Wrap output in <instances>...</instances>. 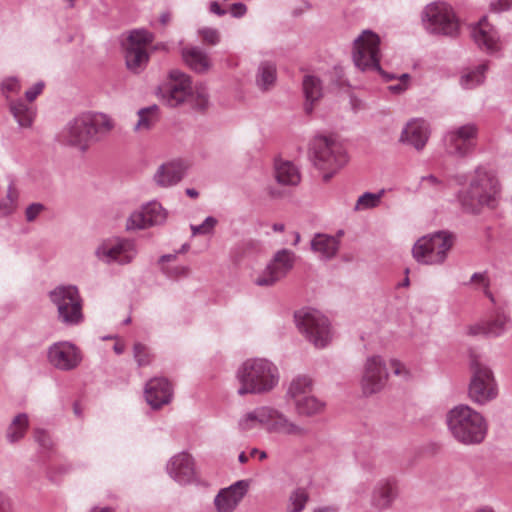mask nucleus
I'll return each instance as SVG.
<instances>
[{
	"mask_svg": "<svg viewBox=\"0 0 512 512\" xmlns=\"http://www.w3.org/2000/svg\"><path fill=\"white\" fill-rule=\"evenodd\" d=\"M114 128L112 119L104 113L86 112L70 120L59 135L62 144L82 152Z\"/></svg>",
	"mask_w": 512,
	"mask_h": 512,
	"instance_id": "1",
	"label": "nucleus"
},
{
	"mask_svg": "<svg viewBox=\"0 0 512 512\" xmlns=\"http://www.w3.org/2000/svg\"><path fill=\"white\" fill-rule=\"evenodd\" d=\"M500 195V185L495 172L480 166L475 169L469 186L458 193L462 209L471 214H479L484 207L494 208Z\"/></svg>",
	"mask_w": 512,
	"mask_h": 512,
	"instance_id": "2",
	"label": "nucleus"
},
{
	"mask_svg": "<svg viewBox=\"0 0 512 512\" xmlns=\"http://www.w3.org/2000/svg\"><path fill=\"white\" fill-rule=\"evenodd\" d=\"M236 379L239 383L238 395H263L274 390L279 383L280 374L272 361L266 358H250L238 367Z\"/></svg>",
	"mask_w": 512,
	"mask_h": 512,
	"instance_id": "3",
	"label": "nucleus"
},
{
	"mask_svg": "<svg viewBox=\"0 0 512 512\" xmlns=\"http://www.w3.org/2000/svg\"><path fill=\"white\" fill-rule=\"evenodd\" d=\"M446 425L451 436L466 446L481 444L488 433L486 418L467 404L451 408L446 414Z\"/></svg>",
	"mask_w": 512,
	"mask_h": 512,
	"instance_id": "4",
	"label": "nucleus"
},
{
	"mask_svg": "<svg viewBox=\"0 0 512 512\" xmlns=\"http://www.w3.org/2000/svg\"><path fill=\"white\" fill-rule=\"evenodd\" d=\"M309 156L315 167L328 171L323 176L324 181H328L348 162L343 145L333 138L321 135L310 142Z\"/></svg>",
	"mask_w": 512,
	"mask_h": 512,
	"instance_id": "5",
	"label": "nucleus"
},
{
	"mask_svg": "<svg viewBox=\"0 0 512 512\" xmlns=\"http://www.w3.org/2000/svg\"><path fill=\"white\" fill-rule=\"evenodd\" d=\"M453 244L452 233L438 231L419 238L412 248V254L418 263L439 265L445 262Z\"/></svg>",
	"mask_w": 512,
	"mask_h": 512,
	"instance_id": "6",
	"label": "nucleus"
},
{
	"mask_svg": "<svg viewBox=\"0 0 512 512\" xmlns=\"http://www.w3.org/2000/svg\"><path fill=\"white\" fill-rule=\"evenodd\" d=\"M470 371L468 398L481 406L495 400L498 396V385L491 368L478 357L473 356L470 361Z\"/></svg>",
	"mask_w": 512,
	"mask_h": 512,
	"instance_id": "7",
	"label": "nucleus"
},
{
	"mask_svg": "<svg viewBox=\"0 0 512 512\" xmlns=\"http://www.w3.org/2000/svg\"><path fill=\"white\" fill-rule=\"evenodd\" d=\"M379 36L371 30H364L354 40L353 61L361 71L379 72L386 81L397 79L396 75L381 69L379 57Z\"/></svg>",
	"mask_w": 512,
	"mask_h": 512,
	"instance_id": "8",
	"label": "nucleus"
},
{
	"mask_svg": "<svg viewBox=\"0 0 512 512\" xmlns=\"http://www.w3.org/2000/svg\"><path fill=\"white\" fill-rule=\"evenodd\" d=\"M421 21L429 34L454 37L459 32V22L454 9L443 1L426 5L421 13Z\"/></svg>",
	"mask_w": 512,
	"mask_h": 512,
	"instance_id": "9",
	"label": "nucleus"
},
{
	"mask_svg": "<svg viewBox=\"0 0 512 512\" xmlns=\"http://www.w3.org/2000/svg\"><path fill=\"white\" fill-rule=\"evenodd\" d=\"M299 331L316 348L322 349L332 340V330L329 320L318 310L302 309L294 315Z\"/></svg>",
	"mask_w": 512,
	"mask_h": 512,
	"instance_id": "10",
	"label": "nucleus"
},
{
	"mask_svg": "<svg viewBox=\"0 0 512 512\" xmlns=\"http://www.w3.org/2000/svg\"><path fill=\"white\" fill-rule=\"evenodd\" d=\"M51 302L56 306L58 319L65 325H78L83 321L82 298L73 285H60L49 292Z\"/></svg>",
	"mask_w": 512,
	"mask_h": 512,
	"instance_id": "11",
	"label": "nucleus"
},
{
	"mask_svg": "<svg viewBox=\"0 0 512 512\" xmlns=\"http://www.w3.org/2000/svg\"><path fill=\"white\" fill-rule=\"evenodd\" d=\"M138 254L136 243L132 239L109 237L102 240L95 248L97 260L106 265H128Z\"/></svg>",
	"mask_w": 512,
	"mask_h": 512,
	"instance_id": "12",
	"label": "nucleus"
},
{
	"mask_svg": "<svg viewBox=\"0 0 512 512\" xmlns=\"http://www.w3.org/2000/svg\"><path fill=\"white\" fill-rule=\"evenodd\" d=\"M478 133V126L474 123L451 127L442 138L446 153L459 158L469 155L476 148Z\"/></svg>",
	"mask_w": 512,
	"mask_h": 512,
	"instance_id": "13",
	"label": "nucleus"
},
{
	"mask_svg": "<svg viewBox=\"0 0 512 512\" xmlns=\"http://www.w3.org/2000/svg\"><path fill=\"white\" fill-rule=\"evenodd\" d=\"M295 259V253L291 250H278L266 267L255 277V285L260 287L274 286L293 269Z\"/></svg>",
	"mask_w": 512,
	"mask_h": 512,
	"instance_id": "14",
	"label": "nucleus"
},
{
	"mask_svg": "<svg viewBox=\"0 0 512 512\" xmlns=\"http://www.w3.org/2000/svg\"><path fill=\"white\" fill-rule=\"evenodd\" d=\"M81 350L70 341H59L47 349V360L55 369L68 372L76 369L82 362Z\"/></svg>",
	"mask_w": 512,
	"mask_h": 512,
	"instance_id": "15",
	"label": "nucleus"
},
{
	"mask_svg": "<svg viewBox=\"0 0 512 512\" xmlns=\"http://www.w3.org/2000/svg\"><path fill=\"white\" fill-rule=\"evenodd\" d=\"M191 77L179 69L169 72V82L160 88L163 102L169 107H177L188 100L191 94Z\"/></svg>",
	"mask_w": 512,
	"mask_h": 512,
	"instance_id": "16",
	"label": "nucleus"
},
{
	"mask_svg": "<svg viewBox=\"0 0 512 512\" xmlns=\"http://www.w3.org/2000/svg\"><path fill=\"white\" fill-rule=\"evenodd\" d=\"M387 377V368L383 359L380 356L368 357L361 378L363 394L369 396L380 392L386 384Z\"/></svg>",
	"mask_w": 512,
	"mask_h": 512,
	"instance_id": "17",
	"label": "nucleus"
},
{
	"mask_svg": "<svg viewBox=\"0 0 512 512\" xmlns=\"http://www.w3.org/2000/svg\"><path fill=\"white\" fill-rule=\"evenodd\" d=\"M167 219V212L162 205L152 201L143 205L138 211H134L127 219V230L146 229L151 226L161 225Z\"/></svg>",
	"mask_w": 512,
	"mask_h": 512,
	"instance_id": "18",
	"label": "nucleus"
},
{
	"mask_svg": "<svg viewBox=\"0 0 512 512\" xmlns=\"http://www.w3.org/2000/svg\"><path fill=\"white\" fill-rule=\"evenodd\" d=\"M249 482L239 480L229 487L222 488L214 498L217 512H234L244 496L247 494Z\"/></svg>",
	"mask_w": 512,
	"mask_h": 512,
	"instance_id": "19",
	"label": "nucleus"
},
{
	"mask_svg": "<svg viewBox=\"0 0 512 512\" xmlns=\"http://www.w3.org/2000/svg\"><path fill=\"white\" fill-rule=\"evenodd\" d=\"M166 470L169 476L180 485L191 484L196 479L194 459L186 452L171 457Z\"/></svg>",
	"mask_w": 512,
	"mask_h": 512,
	"instance_id": "20",
	"label": "nucleus"
},
{
	"mask_svg": "<svg viewBox=\"0 0 512 512\" xmlns=\"http://www.w3.org/2000/svg\"><path fill=\"white\" fill-rule=\"evenodd\" d=\"M471 36L477 46L489 54H494L501 50L499 34L494 26L487 21L486 17L480 19L472 27Z\"/></svg>",
	"mask_w": 512,
	"mask_h": 512,
	"instance_id": "21",
	"label": "nucleus"
},
{
	"mask_svg": "<svg viewBox=\"0 0 512 512\" xmlns=\"http://www.w3.org/2000/svg\"><path fill=\"white\" fill-rule=\"evenodd\" d=\"M430 133V125L425 119L413 118L404 126L400 141L421 151L426 146Z\"/></svg>",
	"mask_w": 512,
	"mask_h": 512,
	"instance_id": "22",
	"label": "nucleus"
},
{
	"mask_svg": "<svg viewBox=\"0 0 512 512\" xmlns=\"http://www.w3.org/2000/svg\"><path fill=\"white\" fill-rule=\"evenodd\" d=\"M268 422L266 430L270 433H278L287 436L302 437L307 434V429L292 421L284 413L268 406Z\"/></svg>",
	"mask_w": 512,
	"mask_h": 512,
	"instance_id": "23",
	"label": "nucleus"
},
{
	"mask_svg": "<svg viewBox=\"0 0 512 512\" xmlns=\"http://www.w3.org/2000/svg\"><path fill=\"white\" fill-rule=\"evenodd\" d=\"M144 394L147 403L153 409H158L171 401L172 388L167 379L155 377L147 382Z\"/></svg>",
	"mask_w": 512,
	"mask_h": 512,
	"instance_id": "24",
	"label": "nucleus"
},
{
	"mask_svg": "<svg viewBox=\"0 0 512 512\" xmlns=\"http://www.w3.org/2000/svg\"><path fill=\"white\" fill-rule=\"evenodd\" d=\"M185 175V166L180 160L161 164L153 175L155 184L162 188L177 185Z\"/></svg>",
	"mask_w": 512,
	"mask_h": 512,
	"instance_id": "25",
	"label": "nucleus"
},
{
	"mask_svg": "<svg viewBox=\"0 0 512 512\" xmlns=\"http://www.w3.org/2000/svg\"><path fill=\"white\" fill-rule=\"evenodd\" d=\"M183 62L194 72L206 73L212 67L208 53L199 46H186L181 49Z\"/></svg>",
	"mask_w": 512,
	"mask_h": 512,
	"instance_id": "26",
	"label": "nucleus"
},
{
	"mask_svg": "<svg viewBox=\"0 0 512 512\" xmlns=\"http://www.w3.org/2000/svg\"><path fill=\"white\" fill-rule=\"evenodd\" d=\"M311 250L318 255L320 260L329 261L336 257L340 249V241L338 237L316 233L311 242Z\"/></svg>",
	"mask_w": 512,
	"mask_h": 512,
	"instance_id": "27",
	"label": "nucleus"
},
{
	"mask_svg": "<svg viewBox=\"0 0 512 512\" xmlns=\"http://www.w3.org/2000/svg\"><path fill=\"white\" fill-rule=\"evenodd\" d=\"M397 495L396 480L392 477L380 479L374 486L371 503L377 508H387Z\"/></svg>",
	"mask_w": 512,
	"mask_h": 512,
	"instance_id": "28",
	"label": "nucleus"
},
{
	"mask_svg": "<svg viewBox=\"0 0 512 512\" xmlns=\"http://www.w3.org/2000/svg\"><path fill=\"white\" fill-rule=\"evenodd\" d=\"M274 170L275 179L281 185L296 186L301 181L300 172L291 161L276 159Z\"/></svg>",
	"mask_w": 512,
	"mask_h": 512,
	"instance_id": "29",
	"label": "nucleus"
},
{
	"mask_svg": "<svg viewBox=\"0 0 512 512\" xmlns=\"http://www.w3.org/2000/svg\"><path fill=\"white\" fill-rule=\"evenodd\" d=\"M9 111L20 127L29 128L32 126L36 115L33 105L26 103L22 99L10 100Z\"/></svg>",
	"mask_w": 512,
	"mask_h": 512,
	"instance_id": "30",
	"label": "nucleus"
},
{
	"mask_svg": "<svg viewBox=\"0 0 512 512\" xmlns=\"http://www.w3.org/2000/svg\"><path fill=\"white\" fill-rule=\"evenodd\" d=\"M276 80V64L271 61H262L258 66L255 76L257 87L262 91H268L275 85Z\"/></svg>",
	"mask_w": 512,
	"mask_h": 512,
	"instance_id": "31",
	"label": "nucleus"
},
{
	"mask_svg": "<svg viewBox=\"0 0 512 512\" xmlns=\"http://www.w3.org/2000/svg\"><path fill=\"white\" fill-rule=\"evenodd\" d=\"M268 406L257 407L254 410L244 414L239 420V427L243 431H249L258 426L266 429L268 422Z\"/></svg>",
	"mask_w": 512,
	"mask_h": 512,
	"instance_id": "32",
	"label": "nucleus"
},
{
	"mask_svg": "<svg viewBox=\"0 0 512 512\" xmlns=\"http://www.w3.org/2000/svg\"><path fill=\"white\" fill-rule=\"evenodd\" d=\"M303 92L305 95V111L311 113L313 104L322 97V85L319 78L306 75L303 79Z\"/></svg>",
	"mask_w": 512,
	"mask_h": 512,
	"instance_id": "33",
	"label": "nucleus"
},
{
	"mask_svg": "<svg viewBox=\"0 0 512 512\" xmlns=\"http://www.w3.org/2000/svg\"><path fill=\"white\" fill-rule=\"evenodd\" d=\"M295 410L300 416H312L321 413L325 403L314 396L312 393L292 401Z\"/></svg>",
	"mask_w": 512,
	"mask_h": 512,
	"instance_id": "34",
	"label": "nucleus"
},
{
	"mask_svg": "<svg viewBox=\"0 0 512 512\" xmlns=\"http://www.w3.org/2000/svg\"><path fill=\"white\" fill-rule=\"evenodd\" d=\"M125 60L127 68L135 73L140 72L149 61L146 48H125Z\"/></svg>",
	"mask_w": 512,
	"mask_h": 512,
	"instance_id": "35",
	"label": "nucleus"
},
{
	"mask_svg": "<svg viewBox=\"0 0 512 512\" xmlns=\"http://www.w3.org/2000/svg\"><path fill=\"white\" fill-rule=\"evenodd\" d=\"M29 427V418L26 413H20L14 417L7 428L6 438L9 443H16L21 440Z\"/></svg>",
	"mask_w": 512,
	"mask_h": 512,
	"instance_id": "36",
	"label": "nucleus"
},
{
	"mask_svg": "<svg viewBox=\"0 0 512 512\" xmlns=\"http://www.w3.org/2000/svg\"><path fill=\"white\" fill-rule=\"evenodd\" d=\"M313 383L311 378L307 376H298L294 378L287 390V397L292 402L303 396H308L312 393Z\"/></svg>",
	"mask_w": 512,
	"mask_h": 512,
	"instance_id": "37",
	"label": "nucleus"
},
{
	"mask_svg": "<svg viewBox=\"0 0 512 512\" xmlns=\"http://www.w3.org/2000/svg\"><path fill=\"white\" fill-rule=\"evenodd\" d=\"M488 70V62L479 64L474 69L464 72L460 78V84L464 89H473L481 85L485 80V73Z\"/></svg>",
	"mask_w": 512,
	"mask_h": 512,
	"instance_id": "38",
	"label": "nucleus"
},
{
	"mask_svg": "<svg viewBox=\"0 0 512 512\" xmlns=\"http://www.w3.org/2000/svg\"><path fill=\"white\" fill-rule=\"evenodd\" d=\"M485 335L499 337L510 327V320L504 313H497L492 319L485 321Z\"/></svg>",
	"mask_w": 512,
	"mask_h": 512,
	"instance_id": "39",
	"label": "nucleus"
},
{
	"mask_svg": "<svg viewBox=\"0 0 512 512\" xmlns=\"http://www.w3.org/2000/svg\"><path fill=\"white\" fill-rule=\"evenodd\" d=\"M157 106L142 108L138 111V121L134 126L135 131L150 130L157 120Z\"/></svg>",
	"mask_w": 512,
	"mask_h": 512,
	"instance_id": "40",
	"label": "nucleus"
},
{
	"mask_svg": "<svg viewBox=\"0 0 512 512\" xmlns=\"http://www.w3.org/2000/svg\"><path fill=\"white\" fill-rule=\"evenodd\" d=\"M19 198V192L11 182L8 186L6 197L0 200V218L11 215L16 207Z\"/></svg>",
	"mask_w": 512,
	"mask_h": 512,
	"instance_id": "41",
	"label": "nucleus"
},
{
	"mask_svg": "<svg viewBox=\"0 0 512 512\" xmlns=\"http://www.w3.org/2000/svg\"><path fill=\"white\" fill-rule=\"evenodd\" d=\"M187 101L190 102L195 109H206L209 104L207 87L204 84H197L194 88L191 87V94Z\"/></svg>",
	"mask_w": 512,
	"mask_h": 512,
	"instance_id": "42",
	"label": "nucleus"
},
{
	"mask_svg": "<svg viewBox=\"0 0 512 512\" xmlns=\"http://www.w3.org/2000/svg\"><path fill=\"white\" fill-rule=\"evenodd\" d=\"M308 499L309 495L305 488L294 489L290 493L286 512H301L305 508Z\"/></svg>",
	"mask_w": 512,
	"mask_h": 512,
	"instance_id": "43",
	"label": "nucleus"
},
{
	"mask_svg": "<svg viewBox=\"0 0 512 512\" xmlns=\"http://www.w3.org/2000/svg\"><path fill=\"white\" fill-rule=\"evenodd\" d=\"M384 190L378 193L365 192L357 199L354 211H364L379 206Z\"/></svg>",
	"mask_w": 512,
	"mask_h": 512,
	"instance_id": "44",
	"label": "nucleus"
},
{
	"mask_svg": "<svg viewBox=\"0 0 512 512\" xmlns=\"http://www.w3.org/2000/svg\"><path fill=\"white\" fill-rule=\"evenodd\" d=\"M153 41V35L147 30L141 29V30H133L128 38L126 47L131 48H146L148 44H150Z\"/></svg>",
	"mask_w": 512,
	"mask_h": 512,
	"instance_id": "45",
	"label": "nucleus"
},
{
	"mask_svg": "<svg viewBox=\"0 0 512 512\" xmlns=\"http://www.w3.org/2000/svg\"><path fill=\"white\" fill-rule=\"evenodd\" d=\"M1 90L6 99H9L11 94L20 92L21 85L16 77H7L1 83Z\"/></svg>",
	"mask_w": 512,
	"mask_h": 512,
	"instance_id": "46",
	"label": "nucleus"
},
{
	"mask_svg": "<svg viewBox=\"0 0 512 512\" xmlns=\"http://www.w3.org/2000/svg\"><path fill=\"white\" fill-rule=\"evenodd\" d=\"M134 359L136 360L138 366H146L151 362V355L148 351V348L141 344L136 343L133 347Z\"/></svg>",
	"mask_w": 512,
	"mask_h": 512,
	"instance_id": "47",
	"label": "nucleus"
},
{
	"mask_svg": "<svg viewBox=\"0 0 512 512\" xmlns=\"http://www.w3.org/2000/svg\"><path fill=\"white\" fill-rule=\"evenodd\" d=\"M257 249V243L253 240H245L241 242L235 249L234 257L236 260H240L250 252Z\"/></svg>",
	"mask_w": 512,
	"mask_h": 512,
	"instance_id": "48",
	"label": "nucleus"
},
{
	"mask_svg": "<svg viewBox=\"0 0 512 512\" xmlns=\"http://www.w3.org/2000/svg\"><path fill=\"white\" fill-rule=\"evenodd\" d=\"M470 282L479 285L483 288L484 294L493 300L492 294L489 291V279L485 272H476L471 276Z\"/></svg>",
	"mask_w": 512,
	"mask_h": 512,
	"instance_id": "49",
	"label": "nucleus"
},
{
	"mask_svg": "<svg viewBox=\"0 0 512 512\" xmlns=\"http://www.w3.org/2000/svg\"><path fill=\"white\" fill-rule=\"evenodd\" d=\"M410 75L408 73L401 74L397 80L398 82L396 84H392L388 86V89L390 92L394 94H401L404 91H406L409 87V81H410Z\"/></svg>",
	"mask_w": 512,
	"mask_h": 512,
	"instance_id": "50",
	"label": "nucleus"
},
{
	"mask_svg": "<svg viewBox=\"0 0 512 512\" xmlns=\"http://www.w3.org/2000/svg\"><path fill=\"white\" fill-rule=\"evenodd\" d=\"M161 270L170 278L185 277L189 274V268L187 266H174L170 267L163 265Z\"/></svg>",
	"mask_w": 512,
	"mask_h": 512,
	"instance_id": "51",
	"label": "nucleus"
},
{
	"mask_svg": "<svg viewBox=\"0 0 512 512\" xmlns=\"http://www.w3.org/2000/svg\"><path fill=\"white\" fill-rule=\"evenodd\" d=\"M34 439L45 450H48L52 447V440L49 434L40 428L34 430Z\"/></svg>",
	"mask_w": 512,
	"mask_h": 512,
	"instance_id": "52",
	"label": "nucleus"
},
{
	"mask_svg": "<svg viewBox=\"0 0 512 512\" xmlns=\"http://www.w3.org/2000/svg\"><path fill=\"white\" fill-rule=\"evenodd\" d=\"M203 40L211 45H216L220 41L219 32L214 28H203L199 30Z\"/></svg>",
	"mask_w": 512,
	"mask_h": 512,
	"instance_id": "53",
	"label": "nucleus"
},
{
	"mask_svg": "<svg viewBox=\"0 0 512 512\" xmlns=\"http://www.w3.org/2000/svg\"><path fill=\"white\" fill-rule=\"evenodd\" d=\"M45 207L41 203H32L25 210V218L28 222H33L43 211Z\"/></svg>",
	"mask_w": 512,
	"mask_h": 512,
	"instance_id": "54",
	"label": "nucleus"
},
{
	"mask_svg": "<svg viewBox=\"0 0 512 512\" xmlns=\"http://www.w3.org/2000/svg\"><path fill=\"white\" fill-rule=\"evenodd\" d=\"M390 367L394 375L402 377L403 379H408L410 377L409 371L400 361L392 359L390 361Z\"/></svg>",
	"mask_w": 512,
	"mask_h": 512,
	"instance_id": "55",
	"label": "nucleus"
},
{
	"mask_svg": "<svg viewBox=\"0 0 512 512\" xmlns=\"http://www.w3.org/2000/svg\"><path fill=\"white\" fill-rule=\"evenodd\" d=\"M512 8V0H491L490 9L493 12L501 13Z\"/></svg>",
	"mask_w": 512,
	"mask_h": 512,
	"instance_id": "56",
	"label": "nucleus"
},
{
	"mask_svg": "<svg viewBox=\"0 0 512 512\" xmlns=\"http://www.w3.org/2000/svg\"><path fill=\"white\" fill-rule=\"evenodd\" d=\"M43 88H44L43 82L35 83L30 89H28L25 92V97H26L27 101H29V102L34 101L37 98V96L42 92Z\"/></svg>",
	"mask_w": 512,
	"mask_h": 512,
	"instance_id": "57",
	"label": "nucleus"
},
{
	"mask_svg": "<svg viewBox=\"0 0 512 512\" xmlns=\"http://www.w3.org/2000/svg\"><path fill=\"white\" fill-rule=\"evenodd\" d=\"M217 224L216 218L212 216H208L205 218V220L199 225V228L201 229V232L203 235L209 234L213 231L214 227Z\"/></svg>",
	"mask_w": 512,
	"mask_h": 512,
	"instance_id": "58",
	"label": "nucleus"
},
{
	"mask_svg": "<svg viewBox=\"0 0 512 512\" xmlns=\"http://www.w3.org/2000/svg\"><path fill=\"white\" fill-rule=\"evenodd\" d=\"M247 7L245 4L238 2L231 6V14L235 18H240L246 14Z\"/></svg>",
	"mask_w": 512,
	"mask_h": 512,
	"instance_id": "59",
	"label": "nucleus"
},
{
	"mask_svg": "<svg viewBox=\"0 0 512 512\" xmlns=\"http://www.w3.org/2000/svg\"><path fill=\"white\" fill-rule=\"evenodd\" d=\"M421 182L423 184H427V185H429L431 187H436V188H442L443 187V183L441 182V180H439L434 175L423 176L421 178Z\"/></svg>",
	"mask_w": 512,
	"mask_h": 512,
	"instance_id": "60",
	"label": "nucleus"
},
{
	"mask_svg": "<svg viewBox=\"0 0 512 512\" xmlns=\"http://www.w3.org/2000/svg\"><path fill=\"white\" fill-rule=\"evenodd\" d=\"M485 323L482 322V323H478V324H475V325H472L468 328V334L469 335H473V336H476V335H485Z\"/></svg>",
	"mask_w": 512,
	"mask_h": 512,
	"instance_id": "61",
	"label": "nucleus"
},
{
	"mask_svg": "<svg viewBox=\"0 0 512 512\" xmlns=\"http://www.w3.org/2000/svg\"><path fill=\"white\" fill-rule=\"evenodd\" d=\"M210 12L218 16H223L226 14V10L222 9L218 2H212L210 4Z\"/></svg>",
	"mask_w": 512,
	"mask_h": 512,
	"instance_id": "62",
	"label": "nucleus"
},
{
	"mask_svg": "<svg viewBox=\"0 0 512 512\" xmlns=\"http://www.w3.org/2000/svg\"><path fill=\"white\" fill-rule=\"evenodd\" d=\"M177 258V253L174 254H165L162 255L159 259V264H161V267L165 265L166 262L174 261Z\"/></svg>",
	"mask_w": 512,
	"mask_h": 512,
	"instance_id": "63",
	"label": "nucleus"
},
{
	"mask_svg": "<svg viewBox=\"0 0 512 512\" xmlns=\"http://www.w3.org/2000/svg\"><path fill=\"white\" fill-rule=\"evenodd\" d=\"M9 508V502L4 497V495L0 492V512H7Z\"/></svg>",
	"mask_w": 512,
	"mask_h": 512,
	"instance_id": "64",
	"label": "nucleus"
}]
</instances>
